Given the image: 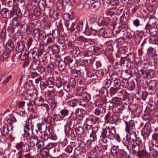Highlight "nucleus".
<instances>
[{
    "label": "nucleus",
    "instance_id": "obj_47",
    "mask_svg": "<svg viewBox=\"0 0 158 158\" xmlns=\"http://www.w3.org/2000/svg\"><path fill=\"white\" fill-rule=\"evenodd\" d=\"M105 110L104 108H97L94 111V113L96 115H99L101 113H103L105 112Z\"/></svg>",
    "mask_w": 158,
    "mask_h": 158
},
{
    "label": "nucleus",
    "instance_id": "obj_48",
    "mask_svg": "<svg viewBox=\"0 0 158 158\" xmlns=\"http://www.w3.org/2000/svg\"><path fill=\"white\" fill-rule=\"evenodd\" d=\"M6 46L8 47L10 51H13L14 49V42L11 40H9L7 42Z\"/></svg>",
    "mask_w": 158,
    "mask_h": 158
},
{
    "label": "nucleus",
    "instance_id": "obj_58",
    "mask_svg": "<svg viewBox=\"0 0 158 158\" xmlns=\"http://www.w3.org/2000/svg\"><path fill=\"white\" fill-rule=\"evenodd\" d=\"M53 119L54 121H60L62 120L63 119V118L61 116V114L59 115V114H54L53 115Z\"/></svg>",
    "mask_w": 158,
    "mask_h": 158
},
{
    "label": "nucleus",
    "instance_id": "obj_52",
    "mask_svg": "<svg viewBox=\"0 0 158 158\" xmlns=\"http://www.w3.org/2000/svg\"><path fill=\"white\" fill-rule=\"evenodd\" d=\"M132 147L131 148H132L133 150V152L135 153H138L139 151L140 146L137 145L134 143V144L131 145Z\"/></svg>",
    "mask_w": 158,
    "mask_h": 158
},
{
    "label": "nucleus",
    "instance_id": "obj_4",
    "mask_svg": "<svg viewBox=\"0 0 158 158\" xmlns=\"http://www.w3.org/2000/svg\"><path fill=\"white\" fill-rule=\"evenodd\" d=\"M38 92L35 89H29L24 93V97L26 99L29 100L30 101L34 100L37 96Z\"/></svg>",
    "mask_w": 158,
    "mask_h": 158
},
{
    "label": "nucleus",
    "instance_id": "obj_15",
    "mask_svg": "<svg viewBox=\"0 0 158 158\" xmlns=\"http://www.w3.org/2000/svg\"><path fill=\"white\" fill-rule=\"evenodd\" d=\"M129 135H127L126 137V140L128 144L130 145L135 143V140L136 138V132L129 133Z\"/></svg>",
    "mask_w": 158,
    "mask_h": 158
},
{
    "label": "nucleus",
    "instance_id": "obj_12",
    "mask_svg": "<svg viewBox=\"0 0 158 158\" xmlns=\"http://www.w3.org/2000/svg\"><path fill=\"white\" fill-rule=\"evenodd\" d=\"M157 86V82L155 80L150 81L147 85L148 90L150 91V93L152 94L155 93L156 89Z\"/></svg>",
    "mask_w": 158,
    "mask_h": 158
},
{
    "label": "nucleus",
    "instance_id": "obj_56",
    "mask_svg": "<svg viewBox=\"0 0 158 158\" xmlns=\"http://www.w3.org/2000/svg\"><path fill=\"white\" fill-rule=\"evenodd\" d=\"M128 89L130 90H132L134 89L135 88V82L133 81H131L129 83V85L127 86Z\"/></svg>",
    "mask_w": 158,
    "mask_h": 158
},
{
    "label": "nucleus",
    "instance_id": "obj_64",
    "mask_svg": "<svg viewBox=\"0 0 158 158\" xmlns=\"http://www.w3.org/2000/svg\"><path fill=\"white\" fill-rule=\"evenodd\" d=\"M77 102L76 100L74 99L68 101V104L73 107H74L77 105Z\"/></svg>",
    "mask_w": 158,
    "mask_h": 158
},
{
    "label": "nucleus",
    "instance_id": "obj_5",
    "mask_svg": "<svg viewBox=\"0 0 158 158\" xmlns=\"http://www.w3.org/2000/svg\"><path fill=\"white\" fill-rule=\"evenodd\" d=\"M64 60L66 65H68L70 69L73 70L75 69L77 63V60L75 58L68 56L64 58Z\"/></svg>",
    "mask_w": 158,
    "mask_h": 158
},
{
    "label": "nucleus",
    "instance_id": "obj_9",
    "mask_svg": "<svg viewBox=\"0 0 158 158\" xmlns=\"http://www.w3.org/2000/svg\"><path fill=\"white\" fill-rule=\"evenodd\" d=\"M124 122L126 124L125 130L128 133L135 132L134 131L135 125L133 120H131L128 121H125Z\"/></svg>",
    "mask_w": 158,
    "mask_h": 158
},
{
    "label": "nucleus",
    "instance_id": "obj_46",
    "mask_svg": "<svg viewBox=\"0 0 158 158\" xmlns=\"http://www.w3.org/2000/svg\"><path fill=\"white\" fill-rule=\"evenodd\" d=\"M75 131L77 134L80 135L82 134L84 131L83 127L79 126L76 128Z\"/></svg>",
    "mask_w": 158,
    "mask_h": 158
},
{
    "label": "nucleus",
    "instance_id": "obj_36",
    "mask_svg": "<svg viewBox=\"0 0 158 158\" xmlns=\"http://www.w3.org/2000/svg\"><path fill=\"white\" fill-rule=\"evenodd\" d=\"M35 104L38 106H41L44 102V99L41 97H38L34 99Z\"/></svg>",
    "mask_w": 158,
    "mask_h": 158
},
{
    "label": "nucleus",
    "instance_id": "obj_23",
    "mask_svg": "<svg viewBox=\"0 0 158 158\" xmlns=\"http://www.w3.org/2000/svg\"><path fill=\"white\" fill-rule=\"evenodd\" d=\"M12 77V76L11 75H10L6 77L5 74H2L0 77V82H2V84L5 85L10 81Z\"/></svg>",
    "mask_w": 158,
    "mask_h": 158
},
{
    "label": "nucleus",
    "instance_id": "obj_43",
    "mask_svg": "<svg viewBox=\"0 0 158 158\" xmlns=\"http://www.w3.org/2000/svg\"><path fill=\"white\" fill-rule=\"evenodd\" d=\"M55 84L56 87L59 88L62 86L63 84V81L60 77H56L55 80Z\"/></svg>",
    "mask_w": 158,
    "mask_h": 158
},
{
    "label": "nucleus",
    "instance_id": "obj_51",
    "mask_svg": "<svg viewBox=\"0 0 158 158\" xmlns=\"http://www.w3.org/2000/svg\"><path fill=\"white\" fill-rule=\"evenodd\" d=\"M69 111L66 109H64L60 111V114L63 119L67 116L69 114Z\"/></svg>",
    "mask_w": 158,
    "mask_h": 158
},
{
    "label": "nucleus",
    "instance_id": "obj_28",
    "mask_svg": "<svg viewBox=\"0 0 158 158\" xmlns=\"http://www.w3.org/2000/svg\"><path fill=\"white\" fill-rule=\"evenodd\" d=\"M53 119L51 116H48L45 119L44 121L46 124V127L51 128L52 127V123L53 122Z\"/></svg>",
    "mask_w": 158,
    "mask_h": 158
},
{
    "label": "nucleus",
    "instance_id": "obj_33",
    "mask_svg": "<svg viewBox=\"0 0 158 158\" xmlns=\"http://www.w3.org/2000/svg\"><path fill=\"white\" fill-rule=\"evenodd\" d=\"M38 5L40 10L42 11L44 10L46 6L45 1L43 0L40 1L38 2Z\"/></svg>",
    "mask_w": 158,
    "mask_h": 158
},
{
    "label": "nucleus",
    "instance_id": "obj_14",
    "mask_svg": "<svg viewBox=\"0 0 158 158\" xmlns=\"http://www.w3.org/2000/svg\"><path fill=\"white\" fill-rule=\"evenodd\" d=\"M72 55L75 56H80L81 57L84 58L86 56V54L84 53L83 51H81L78 48L74 47L72 50H71Z\"/></svg>",
    "mask_w": 158,
    "mask_h": 158
},
{
    "label": "nucleus",
    "instance_id": "obj_21",
    "mask_svg": "<svg viewBox=\"0 0 158 158\" xmlns=\"http://www.w3.org/2000/svg\"><path fill=\"white\" fill-rule=\"evenodd\" d=\"M132 74V72L127 70H124L122 72L121 76L123 79L127 80L131 77Z\"/></svg>",
    "mask_w": 158,
    "mask_h": 158
},
{
    "label": "nucleus",
    "instance_id": "obj_49",
    "mask_svg": "<svg viewBox=\"0 0 158 158\" xmlns=\"http://www.w3.org/2000/svg\"><path fill=\"white\" fill-rule=\"evenodd\" d=\"M60 34L59 30L57 29H55L52 31V37L54 39H58Z\"/></svg>",
    "mask_w": 158,
    "mask_h": 158
},
{
    "label": "nucleus",
    "instance_id": "obj_63",
    "mask_svg": "<svg viewBox=\"0 0 158 158\" xmlns=\"http://www.w3.org/2000/svg\"><path fill=\"white\" fill-rule=\"evenodd\" d=\"M157 21L158 19L156 17L149 19L148 21L149 25L152 26V25L156 24Z\"/></svg>",
    "mask_w": 158,
    "mask_h": 158
},
{
    "label": "nucleus",
    "instance_id": "obj_24",
    "mask_svg": "<svg viewBox=\"0 0 158 158\" xmlns=\"http://www.w3.org/2000/svg\"><path fill=\"white\" fill-rule=\"evenodd\" d=\"M30 141L29 142V146L33 147L35 145H36L38 142V138L35 135L30 137Z\"/></svg>",
    "mask_w": 158,
    "mask_h": 158
},
{
    "label": "nucleus",
    "instance_id": "obj_40",
    "mask_svg": "<svg viewBox=\"0 0 158 158\" xmlns=\"http://www.w3.org/2000/svg\"><path fill=\"white\" fill-rule=\"evenodd\" d=\"M75 120L73 119L72 120L70 121L67 123L66 126H65V129H73L74 126V121Z\"/></svg>",
    "mask_w": 158,
    "mask_h": 158
},
{
    "label": "nucleus",
    "instance_id": "obj_26",
    "mask_svg": "<svg viewBox=\"0 0 158 158\" xmlns=\"http://www.w3.org/2000/svg\"><path fill=\"white\" fill-rule=\"evenodd\" d=\"M94 0H88L87 2L88 3H90V4H93V7L95 10H96L99 8L100 4L99 2H94Z\"/></svg>",
    "mask_w": 158,
    "mask_h": 158
},
{
    "label": "nucleus",
    "instance_id": "obj_59",
    "mask_svg": "<svg viewBox=\"0 0 158 158\" xmlns=\"http://www.w3.org/2000/svg\"><path fill=\"white\" fill-rule=\"evenodd\" d=\"M87 101L84 99H80L77 101V102L80 105L85 107L86 106Z\"/></svg>",
    "mask_w": 158,
    "mask_h": 158
},
{
    "label": "nucleus",
    "instance_id": "obj_2",
    "mask_svg": "<svg viewBox=\"0 0 158 158\" xmlns=\"http://www.w3.org/2000/svg\"><path fill=\"white\" fill-rule=\"evenodd\" d=\"M134 74L136 76L135 79L137 84L139 85L142 86L144 85L143 83V80L141 79L140 78H145L148 79H150L155 76L154 72L152 69H149L146 70H144L141 69L135 70L134 71Z\"/></svg>",
    "mask_w": 158,
    "mask_h": 158
},
{
    "label": "nucleus",
    "instance_id": "obj_20",
    "mask_svg": "<svg viewBox=\"0 0 158 158\" xmlns=\"http://www.w3.org/2000/svg\"><path fill=\"white\" fill-rule=\"evenodd\" d=\"M85 122L87 123V126L85 127L86 129H88V126H89V129H90L91 127L94 124L96 123V121L95 120L94 118L91 116L89 117L85 120Z\"/></svg>",
    "mask_w": 158,
    "mask_h": 158
},
{
    "label": "nucleus",
    "instance_id": "obj_60",
    "mask_svg": "<svg viewBox=\"0 0 158 158\" xmlns=\"http://www.w3.org/2000/svg\"><path fill=\"white\" fill-rule=\"evenodd\" d=\"M19 57L22 60H24L28 57V56L26 52H23L19 55Z\"/></svg>",
    "mask_w": 158,
    "mask_h": 158
},
{
    "label": "nucleus",
    "instance_id": "obj_42",
    "mask_svg": "<svg viewBox=\"0 0 158 158\" xmlns=\"http://www.w3.org/2000/svg\"><path fill=\"white\" fill-rule=\"evenodd\" d=\"M9 56V53L6 52H5L0 56V60L3 62L5 61H6Z\"/></svg>",
    "mask_w": 158,
    "mask_h": 158
},
{
    "label": "nucleus",
    "instance_id": "obj_25",
    "mask_svg": "<svg viewBox=\"0 0 158 158\" xmlns=\"http://www.w3.org/2000/svg\"><path fill=\"white\" fill-rule=\"evenodd\" d=\"M40 65V62L38 60L33 61L31 63L30 68L31 70H37Z\"/></svg>",
    "mask_w": 158,
    "mask_h": 158
},
{
    "label": "nucleus",
    "instance_id": "obj_38",
    "mask_svg": "<svg viewBox=\"0 0 158 158\" xmlns=\"http://www.w3.org/2000/svg\"><path fill=\"white\" fill-rule=\"evenodd\" d=\"M46 82L49 88H53L55 85V83L54 82L52 78L49 77L46 81Z\"/></svg>",
    "mask_w": 158,
    "mask_h": 158
},
{
    "label": "nucleus",
    "instance_id": "obj_62",
    "mask_svg": "<svg viewBox=\"0 0 158 158\" xmlns=\"http://www.w3.org/2000/svg\"><path fill=\"white\" fill-rule=\"evenodd\" d=\"M120 85L123 87L126 88L129 85L128 81L127 80L123 79V80L121 82Z\"/></svg>",
    "mask_w": 158,
    "mask_h": 158
},
{
    "label": "nucleus",
    "instance_id": "obj_39",
    "mask_svg": "<svg viewBox=\"0 0 158 158\" xmlns=\"http://www.w3.org/2000/svg\"><path fill=\"white\" fill-rule=\"evenodd\" d=\"M49 154V151L48 149L42 150L40 152V157L46 158Z\"/></svg>",
    "mask_w": 158,
    "mask_h": 158
},
{
    "label": "nucleus",
    "instance_id": "obj_45",
    "mask_svg": "<svg viewBox=\"0 0 158 158\" xmlns=\"http://www.w3.org/2000/svg\"><path fill=\"white\" fill-rule=\"evenodd\" d=\"M142 92L143 91L141 90L140 88H138L137 92L135 95V98L137 100H140L141 99Z\"/></svg>",
    "mask_w": 158,
    "mask_h": 158
},
{
    "label": "nucleus",
    "instance_id": "obj_37",
    "mask_svg": "<svg viewBox=\"0 0 158 158\" xmlns=\"http://www.w3.org/2000/svg\"><path fill=\"white\" fill-rule=\"evenodd\" d=\"M150 154L151 156L153 158H156L158 156V152L154 148H151V146L150 147Z\"/></svg>",
    "mask_w": 158,
    "mask_h": 158
},
{
    "label": "nucleus",
    "instance_id": "obj_61",
    "mask_svg": "<svg viewBox=\"0 0 158 158\" xmlns=\"http://www.w3.org/2000/svg\"><path fill=\"white\" fill-rule=\"evenodd\" d=\"M150 34L154 36L157 34L156 29L155 27H152L149 30Z\"/></svg>",
    "mask_w": 158,
    "mask_h": 158
},
{
    "label": "nucleus",
    "instance_id": "obj_35",
    "mask_svg": "<svg viewBox=\"0 0 158 158\" xmlns=\"http://www.w3.org/2000/svg\"><path fill=\"white\" fill-rule=\"evenodd\" d=\"M96 75L99 77H105L106 73L105 70L102 69L98 70L96 72Z\"/></svg>",
    "mask_w": 158,
    "mask_h": 158
},
{
    "label": "nucleus",
    "instance_id": "obj_3",
    "mask_svg": "<svg viewBox=\"0 0 158 158\" xmlns=\"http://www.w3.org/2000/svg\"><path fill=\"white\" fill-rule=\"evenodd\" d=\"M72 25L69 28L68 30H70L71 32H73L75 31V28L78 31H81L83 29V23L82 21H79L72 23Z\"/></svg>",
    "mask_w": 158,
    "mask_h": 158
},
{
    "label": "nucleus",
    "instance_id": "obj_50",
    "mask_svg": "<svg viewBox=\"0 0 158 158\" xmlns=\"http://www.w3.org/2000/svg\"><path fill=\"white\" fill-rule=\"evenodd\" d=\"M156 9V7L154 5H152L147 8V10L149 11V13L152 14L155 13Z\"/></svg>",
    "mask_w": 158,
    "mask_h": 158
},
{
    "label": "nucleus",
    "instance_id": "obj_6",
    "mask_svg": "<svg viewBox=\"0 0 158 158\" xmlns=\"http://www.w3.org/2000/svg\"><path fill=\"white\" fill-rule=\"evenodd\" d=\"M45 34L44 30H40L39 28L35 29L33 32V39L36 41H39L41 37L44 36Z\"/></svg>",
    "mask_w": 158,
    "mask_h": 158
},
{
    "label": "nucleus",
    "instance_id": "obj_22",
    "mask_svg": "<svg viewBox=\"0 0 158 158\" xmlns=\"http://www.w3.org/2000/svg\"><path fill=\"white\" fill-rule=\"evenodd\" d=\"M66 64L65 61L60 60L58 62V68L60 70L62 71H64L66 73H68V70L65 69Z\"/></svg>",
    "mask_w": 158,
    "mask_h": 158
},
{
    "label": "nucleus",
    "instance_id": "obj_11",
    "mask_svg": "<svg viewBox=\"0 0 158 158\" xmlns=\"http://www.w3.org/2000/svg\"><path fill=\"white\" fill-rule=\"evenodd\" d=\"M108 17H106L103 18H100L98 21V25L99 26L105 25L107 26L110 23V17H111L112 15L110 14L109 12L106 13Z\"/></svg>",
    "mask_w": 158,
    "mask_h": 158
},
{
    "label": "nucleus",
    "instance_id": "obj_19",
    "mask_svg": "<svg viewBox=\"0 0 158 158\" xmlns=\"http://www.w3.org/2000/svg\"><path fill=\"white\" fill-rule=\"evenodd\" d=\"M64 131L66 136L70 139L74 140L75 139L76 136L74 134L73 129H65Z\"/></svg>",
    "mask_w": 158,
    "mask_h": 158
},
{
    "label": "nucleus",
    "instance_id": "obj_32",
    "mask_svg": "<svg viewBox=\"0 0 158 158\" xmlns=\"http://www.w3.org/2000/svg\"><path fill=\"white\" fill-rule=\"evenodd\" d=\"M81 111V109H77L75 113H72L71 116L70 117H72L73 119L74 120H76L79 116L81 115L80 111Z\"/></svg>",
    "mask_w": 158,
    "mask_h": 158
},
{
    "label": "nucleus",
    "instance_id": "obj_16",
    "mask_svg": "<svg viewBox=\"0 0 158 158\" xmlns=\"http://www.w3.org/2000/svg\"><path fill=\"white\" fill-rule=\"evenodd\" d=\"M128 97V94L126 92L125 94L123 95V99L121 98H119L117 97H114L113 98V101H118L119 103H120L121 102L125 103H127L128 102L129 99Z\"/></svg>",
    "mask_w": 158,
    "mask_h": 158
},
{
    "label": "nucleus",
    "instance_id": "obj_10",
    "mask_svg": "<svg viewBox=\"0 0 158 158\" xmlns=\"http://www.w3.org/2000/svg\"><path fill=\"white\" fill-rule=\"evenodd\" d=\"M152 131V129L151 124L149 122H148L146 123L144 127L143 132L144 134H143V133L142 132V135L144 138H146L149 135Z\"/></svg>",
    "mask_w": 158,
    "mask_h": 158
},
{
    "label": "nucleus",
    "instance_id": "obj_44",
    "mask_svg": "<svg viewBox=\"0 0 158 158\" xmlns=\"http://www.w3.org/2000/svg\"><path fill=\"white\" fill-rule=\"evenodd\" d=\"M31 54L32 55V57L35 60H38V59H39V57L40 56L41 53H39L38 54L37 52L33 50L31 52Z\"/></svg>",
    "mask_w": 158,
    "mask_h": 158
},
{
    "label": "nucleus",
    "instance_id": "obj_57",
    "mask_svg": "<svg viewBox=\"0 0 158 158\" xmlns=\"http://www.w3.org/2000/svg\"><path fill=\"white\" fill-rule=\"evenodd\" d=\"M118 147H119L121 150H124L126 149H129V147L124 142H123L120 144L119 146H118Z\"/></svg>",
    "mask_w": 158,
    "mask_h": 158
},
{
    "label": "nucleus",
    "instance_id": "obj_1",
    "mask_svg": "<svg viewBox=\"0 0 158 158\" xmlns=\"http://www.w3.org/2000/svg\"><path fill=\"white\" fill-rule=\"evenodd\" d=\"M116 130L115 127H106V128H103L100 136L101 138V141L104 143H106L108 140L110 141L113 140L116 135V139L118 142L121 141V138L119 135L116 134Z\"/></svg>",
    "mask_w": 158,
    "mask_h": 158
},
{
    "label": "nucleus",
    "instance_id": "obj_53",
    "mask_svg": "<svg viewBox=\"0 0 158 158\" xmlns=\"http://www.w3.org/2000/svg\"><path fill=\"white\" fill-rule=\"evenodd\" d=\"M65 44H67L68 47L69 48V49H70V51H71V50L73 49V48H74V45L72 43V41H69L68 40H66L65 41Z\"/></svg>",
    "mask_w": 158,
    "mask_h": 158
},
{
    "label": "nucleus",
    "instance_id": "obj_17",
    "mask_svg": "<svg viewBox=\"0 0 158 158\" xmlns=\"http://www.w3.org/2000/svg\"><path fill=\"white\" fill-rule=\"evenodd\" d=\"M48 139L55 140L57 139V137L55 134L53 132H50V131L48 132L46 131H44V140H47Z\"/></svg>",
    "mask_w": 158,
    "mask_h": 158
},
{
    "label": "nucleus",
    "instance_id": "obj_29",
    "mask_svg": "<svg viewBox=\"0 0 158 158\" xmlns=\"http://www.w3.org/2000/svg\"><path fill=\"white\" fill-rule=\"evenodd\" d=\"M151 116L148 110L146 109L144 111L142 118L143 120L149 122Z\"/></svg>",
    "mask_w": 158,
    "mask_h": 158
},
{
    "label": "nucleus",
    "instance_id": "obj_8",
    "mask_svg": "<svg viewBox=\"0 0 158 158\" xmlns=\"http://www.w3.org/2000/svg\"><path fill=\"white\" fill-rule=\"evenodd\" d=\"M15 147L17 150H20L19 152H21L22 153L28 152L30 150L29 145L27 143H24L22 142L17 143Z\"/></svg>",
    "mask_w": 158,
    "mask_h": 158
},
{
    "label": "nucleus",
    "instance_id": "obj_34",
    "mask_svg": "<svg viewBox=\"0 0 158 158\" xmlns=\"http://www.w3.org/2000/svg\"><path fill=\"white\" fill-rule=\"evenodd\" d=\"M25 48V44L23 42H19L17 43L16 50L20 52L23 51Z\"/></svg>",
    "mask_w": 158,
    "mask_h": 158
},
{
    "label": "nucleus",
    "instance_id": "obj_13",
    "mask_svg": "<svg viewBox=\"0 0 158 158\" xmlns=\"http://www.w3.org/2000/svg\"><path fill=\"white\" fill-rule=\"evenodd\" d=\"M0 13L2 17L4 18H10L13 16L12 12L6 8L2 9L0 11Z\"/></svg>",
    "mask_w": 158,
    "mask_h": 158
},
{
    "label": "nucleus",
    "instance_id": "obj_7",
    "mask_svg": "<svg viewBox=\"0 0 158 158\" xmlns=\"http://www.w3.org/2000/svg\"><path fill=\"white\" fill-rule=\"evenodd\" d=\"M25 124L24 126L23 131L24 136L27 138L30 137V131H31L30 127V124L32 126V120L30 121V118H27L25 121Z\"/></svg>",
    "mask_w": 158,
    "mask_h": 158
},
{
    "label": "nucleus",
    "instance_id": "obj_18",
    "mask_svg": "<svg viewBox=\"0 0 158 158\" xmlns=\"http://www.w3.org/2000/svg\"><path fill=\"white\" fill-rule=\"evenodd\" d=\"M66 48V45H58L54 44L52 47V51L54 53H59L60 52V50H64Z\"/></svg>",
    "mask_w": 158,
    "mask_h": 158
},
{
    "label": "nucleus",
    "instance_id": "obj_41",
    "mask_svg": "<svg viewBox=\"0 0 158 158\" xmlns=\"http://www.w3.org/2000/svg\"><path fill=\"white\" fill-rule=\"evenodd\" d=\"M72 87V85L71 82H69L68 83H65L64 85V89L67 92L71 91Z\"/></svg>",
    "mask_w": 158,
    "mask_h": 158
},
{
    "label": "nucleus",
    "instance_id": "obj_55",
    "mask_svg": "<svg viewBox=\"0 0 158 158\" xmlns=\"http://www.w3.org/2000/svg\"><path fill=\"white\" fill-rule=\"evenodd\" d=\"M82 96L84 98L83 99L87 101H89L91 99L90 95L86 92H84L82 93Z\"/></svg>",
    "mask_w": 158,
    "mask_h": 158
},
{
    "label": "nucleus",
    "instance_id": "obj_31",
    "mask_svg": "<svg viewBox=\"0 0 158 158\" xmlns=\"http://www.w3.org/2000/svg\"><path fill=\"white\" fill-rule=\"evenodd\" d=\"M0 131L2 133V135L3 136H6L7 135L10 130L9 129V127L8 125L7 127L3 126L0 128Z\"/></svg>",
    "mask_w": 158,
    "mask_h": 158
},
{
    "label": "nucleus",
    "instance_id": "obj_30",
    "mask_svg": "<svg viewBox=\"0 0 158 158\" xmlns=\"http://www.w3.org/2000/svg\"><path fill=\"white\" fill-rule=\"evenodd\" d=\"M96 131L92 130V132L89 134V139L87 142L90 141L91 142L95 141L97 139V137Z\"/></svg>",
    "mask_w": 158,
    "mask_h": 158
},
{
    "label": "nucleus",
    "instance_id": "obj_27",
    "mask_svg": "<svg viewBox=\"0 0 158 158\" xmlns=\"http://www.w3.org/2000/svg\"><path fill=\"white\" fill-rule=\"evenodd\" d=\"M128 14L127 12L123 10L122 15L120 18V23H126L127 22Z\"/></svg>",
    "mask_w": 158,
    "mask_h": 158
},
{
    "label": "nucleus",
    "instance_id": "obj_54",
    "mask_svg": "<svg viewBox=\"0 0 158 158\" xmlns=\"http://www.w3.org/2000/svg\"><path fill=\"white\" fill-rule=\"evenodd\" d=\"M127 58L128 61L131 63H134L135 62V56L134 54H129L127 56Z\"/></svg>",
    "mask_w": 158,
    "mask_h": 158
}]
</instances>
